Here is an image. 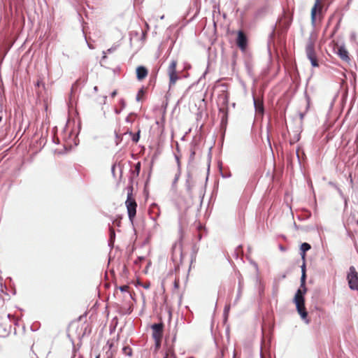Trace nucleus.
<instances>
[{
  "mask_svg": "<svg viewBox=\"0 0 358 358\" xmlns=\"http://www.w3.org/2000/svg\"><path fill=\"white\" fill-rule=\"evenodd\" d=\"M307 292L306 287V282L304 285H302V281L301 280V288L299 289L294 296V302L296 304V310L298 313L300 315L302 320H305L306 323H309L308 319V312L305 307V299L304 295Z\"/></svg>",
  "mask_w": 358,
  "mask_h": 358,
  "instance_id": "f257e3e1",
  "label": "nucleus"
},
{
  "mask_svg": "<svg viewBox=\"0 0 358 358\" xmlns=\"http://www.w3.org/2000/svg\"><path fill=\"white\" fill-rule=\"evenodd\" d=\"M132 192L133 187L129 186L128 188L127 198L125 201V205L127 207L129 219L131 222H133L136 217L137 208V203L132 196Z\"/></svg>",
  "mask_w": 358,
  "mask_h": 358,
  "instance_id": "f03ea898",
  "label": "nucleus"
},
{
  "mask_svg": "<svg viewBox=\"0 0 358 358\" xmlns=\"http://www.w3.org/2000/svg\"><path fill=\"white\" fill-rule=\"evenodd\" d=\"M152 338L155 342V348L158 350L161 346L163 337L164 324L162 323L154 324L152 325Z\"/></svg>",
  "mask_w": 358,
  "mask_h": 358,
  "instance_id": "7ed1b4c3",
  "label": "nucleus"
},
{
  "mask_svg": "<svg viewBox=\"0 0 358 358\" xmlns=\"http://www.w3.org/2000/svg\"><path fill=\"white\" fill-rule=\"evenodd\" d=\"M346 278L350 289L358 291V273L355 266L350 267Z\"/></svg>",
  "mask_w": 358,
  "mask_h": 358,
  "instance_id": "20e7f679",
  "label": "nucleus"
},
{
  "mask_svg": "<svg viewBox=\"0 0 358 358\" xmlns=\"http://www.w3.org/2000/svg\"><path fill=\"white\" fill-rule=\"evenodd\" d=\"M320 46H308L306 48L307 57L314 67H318V57L320 52Z\"/></svg>",
  "mask_w": 358,
  "mask_h": 358,
  "instance_id": "39448f33",
  "label": "nucleus"
},
{
  "mask_svg": "<svg viewBox=\"0 0 358 358\" xmlns=\"http://www.w3.org/2000/svg\"><path fill=\"white\" fill-rule=\"evenodd\" d=\"M177 64L176 60H172L167 69V73L169 77V88L175 85L177 80L180 78L176 71Z\"/></svg>",
  "mask_w": 358,
  "mask_h": 358,
  "instance_id": "423d86ee",
  "label": "nucleus"
},
{
  "mask_svg": "<svg viewBox=\"0 0 358 358\" xmlns=\"http://www.w3.org/2000/svg\"><path fill=\"white\" fill-rule=\"evenodd\" d=\"M10 317L11 315L10 313L6 312L0 313V326L1 324L4 325L2 330H0V337H6L8 335L11 326L10 324H8L7 322Z\"/></svg>",
  "mask_w": 358,
  "mask_h": 358,
  "instance_id": "0eeeda50",
  "label": "nucleus"
},
{
  "mask_svg": "<svg viewBox=\"0 0 358 358\" xmlns=\"http://www.w3.org/2000/svg\"><path fill=\"white\" fill-rule=\"evenodd\" d=\"M334 51L338 55V57L344 62H349L350 58L349 57L348 51L345 49V46H333Z\"/></svg>",
  "mask_w": 358,
  "mask_h": 358,
  "instance_id": "6e6552de",
  "label": "nucleus"
},
{
  "mask_svg": "<svg viewBox=\"0 0 358 358\" xmlns=\"http://www.w3.org/2000/svg\"><path fill=\"white\" fill-rule=\"evenodd\" d=\"M315 4L311 9V21L315 23L316 21L317 13H320L322 9V0H315Z\"/></svg>",
  "mask_w": 358,
  "mask_h": 358,
  "instance_id": "1a4fd4ad",
  "label": "nucleus"
},
{
  "mask_svg": "<svg viewBox=\"0 0 358 358\" xmlns=\"http://www.w3.org/2000/svg\"><path fill=\"white\" fill-rule=\"evenodd\" d=\"M235 34L236 45H247L248 36L246 33L242 30H238Z\"/></svg>",
  "mask_w": 358,
  "mask_h": 358,
  "instance_id": "9d476101",
  "label": "nucleus"
},
{
  "mask_svg": "<svg viewBox=\"0 0 358 358\" xmlns=\"http://www.w3.org/2000/svg\"><path fill=\"white\" fill-rule=\"evenodd\" d=\"M80 320L72 322L69 326L68 331L69 333L72 332L73 330H75L76 334H77L78 336H83L84 333H82L81 331H78L79 326H80Z\"/></svg>",
  "mask_w": 358,
  "mask_h": 358,
  "instance_id": "9b49d317",
  "label": "nucleus"
},
{
  "mask_svg": "<svg viewBox=\"0 0 358 358\" xmlns=\"http://www.w3.org/2000/svg\"><path fill=\"white\" fill-rule=\"evenodd\" d=\"M254 104L256 112L259 114L263 115L264 111L263 100L260 98L254 97Z\"/></svg>",
  "mask_w": 358,
  "mask_h": 358,
  "instance_id": "f8f14e48",
  "label": "nucleus"
},
{
  "mask_svg": "<svg viewBox=\"0 0 358 358\" xmlns=\"http://www.w3.org/2000/svg\"><path fill=\"white\" fill-rule=\"evenodd\" d=\"M148 74V69L142 66H138L136 69V77L138 80L145 79Z\"/></svg>",
  "mask_w": 358,
  "mask_h": 358,
  "instance_id": "ddd939ff",
  "label": "nucleus"
},
{
  "mask_svg": "<svg viewBox=\"0 0 358 358\" xmlns=\"http://www.w3.org/2000/svg\"><path fill=\"white\" fill-rule=\"evenodd\" d=\"M310 245L307 243H303L301 245V257L303 260L305 259L306 257V252L309 250L310 249Z\"/></svg>",
  "mask_w": 358,
  "mask_h": 358,
  "instance_id": "4468645a",
  "label": "nucleus"
},
{
  "mask_svg": "<svg viewBox=\"0 0 358 358\" xmlns=\"http://www.w3.org/2000/svg\"><path fill=\"white\" fill-rule=\"evenodd\" d=\"M140 133H141V130L138 129V131L136 134H134L132 131H129L127 132H126L125 134H129L131 136L132 141L135 143H136L139 141Z\"/></svg>",
  "mask_w": 358,
  "mask_h": 358,
  "instance_id": "2eb2a0df",
  "label": "nucleus"
},
{
  "mask_svg": "<svg viewBox=\"0 0 358 358\" xmlns=\"http://www.w3.org/2000/svg\"><path fill=\"white\" fill-rule=\"evenodd\" d=\"M301 273H301V280L302 281V285H304V282L306 279L305 259L303 260V263L301 266Z\"/></svg>",
  "mask_w": 358,
  "mask_h": 358,
  "instance_id": "dca6fc26",
  "label": "nucleus"
},
{
  "mask_svg": "<svg viewBox=\"0 0 358 358\" xmlns=\"http://www.w3.org/2000/svg\"><path fill=\"white\" fill-rule=\"evenodd\" d=\"M141 164L140 162L135 164L134 170L132 171L133 176H135L136 177L138 176L141 171Z\"/></svg>",
  "mask_w": 358,
  "mask_h": 358,
  "instance_id": "f3484780",
  "label": "nucleus"
},
{
  "mask_svg": "<svg viewBox=\"0 0 358 358\" xmlns=\"http://www.w3.org/2000/svg\"><path fill=\"white\" fill-rule=\"evenodd\" d=\"M119 103L120 106V108L118 109L116 108L115 109L116 113H120V111L125 107V105H126V103L124 99H120Z\"/></svg>",
  "mask_w": 358,
  "mask_h": 358,
  "instance_id": "a211bd4d",
  "label": "nucleus"
},
{
  "mask_svg": "<svg viewBox=\"0 0 358 358\" xmlns=\"http://www.w3.org/2000/svg\"><path fill=\"white\" fill-rule=\"evenodd\" d=\"M123 353L126 355L131 356L132 355V349L129 346H125L122 348Z\"/></svg>",
  "mask_w": 358,
  "mask_h": 358,
  "instance_id": "6ab92c4d",
  "label": "nucleus"
},
{
  "mask_svg": "<svg viewBox=\"0 0 358 358\" xmlns=\"http://www.w3.org/2000/svg\"><path fill=\"white\" fill-rule=\"evenodd\" d=\"M121 219L122 217L120 216H118L113 221V224L116 227H120L121 224Z\"/></svg>",
  "mask_w": 358,
  "mask_h": 358,
  "instance_id": "aec40b11",
  "label": "nucleus"
},
{
  "mask_svg": "<svg viewBox=\"0 0 358 358\" xmlns=\"http://www.w3.org/2000/svg\"><path fill=\"white\" fill-rule=\"evenodd\" d=\"M135 119V116L133 115V114H129L127 118H126V120L127 122H132Z\"/></svg>",
  "mask_w": 358,
  "mask_h": 358,
  "instance_id": "412c9836",
  "label": "nucleus"
},
{
  "mask_svg": "<svg viewBox=\"0 0 358 358\" xmlns=\"http://www.w3.org/2000/svg\"><path fill=\"white\" fill-rule=\"evenodd\" d=\"M129 289V287L128 285H123L120 287V289L122 292H128Z\"/></svg>",
  "mask_w": 358,
  "mask_h": 358,
  "instance_id": "4be33fe9",
  "label": "nucleus"
},
{
  "mask_svg": "<svg viewBox=\"0 0 358 358\" xmlns=\"http://www.w3.org/2000/svg\"><path fill=\"white\" fill-rule=\"evenodd\" d=\"M110 237L111 238L115 236V231H114V229H113V228L112 227H110Z\"/></svg>",
  "mask_w": 358,
  "mask_h": 358,
  "instance_id": "5701e85b",
  "label": "nucleus"
},
{
  "mask_svg": "<svg viewBox=\"0 0 358 358\" xmlns=\"http://www.w3.org/2000/svg\"><path fill=\"white\" fill-rule=\"evenodd\" d=\"M116 138H117L116 145H118L120 143V141H122V138H120L117 134H116Z\"/></svg>",
  "mask_w": 358,
  "mask_h": 358,
  "instance_id": "b1692460",
  "label": "nucleus"
},
{
  "mask_svg": "<svg viewBox=\"0 0 358 358\" xmlns=\"http://www.w3.org/2000/svg\"><path fill=\"white\" fill-rule=\"evenodd\" d=\"M172 353V350H169L164 355V357L163 358H169V354Z\"/></svg>",
  "mask_w": 358,
  "mask_h": 358,
  "instance_id": "393cba45",
  "label": "nucleus"
},
{
  "mask_svg": "<svg viewBox=\"0 0 358 358\" xmlns=\"http://www.w3.org/2000/svg\"><path fill=\"white\" fill-rule=\"evenodd\" d=\"M117 94V90H114L112 93H111V96L113 98L116 96Z\"/></svg>",
  "mask_w": 358,
  "mask_h": 358,
  "instance_id": "a878e982",
  "label": "nucleus"
},
{
  "mask_svg": "<svg viewBox=\"0 0 358 358\" xmlns=\"http://www.w3.org/2000/svg\"><path fill=\"white\" fill-rule=\"evenodd\" d=\"M179 176H180V173L176 174V178H175V182H177V180L179 178Z\"/></svg>",
  "mask_w": 358,
  "mask_h": 358,
  "instance_id": "bb28decb",
  "label": "nucleus"
},
{
  "mask_svg": "<svg viewBox=\"0 0 358 358\" xmlns=\"http://www.w3.org/2000/svg\"><path fill=\"white\" fill-rule=\"evenodd\" d=\"M240 47H241V48L242 49L243 51H245V48L247 46L242 45V46H240Z\"/></svg>",
  "mask_w": 358,
  "mask_h": 358,
  "instance_id": "cd10ccee",
  "label": "nucleus"
},
{
  "mask_svg": "<svg viewBox=\"0 0 358 358\" xmlns=\"http://www.w3.org/2000/svg\"><path fill=\"white\" fill-rule=\"evenodd\" d=\"M143 287H144L145 289H148V288H149V287H150V285H149V284H148V285H145Z\"/></svg>",
  "mask_w": 358,
  "mask_h": 358,
  "instance_id": "c85d7f7f",
  "label": "nucleus"
},
{
  "mask_svg": "<svg viewBox=\"0 0 358 358\" xmlns=\"http://www.w3.org/2000/svg\"><path fill=\"white\" fill-rule=\"evenodd\" d=\"M96 358H99V355H98Z\"/></svg>",
  "mask_w": 358,
  "mask_h": 358,
  "instance_id": "c756f323",
  "label": "nucleus"
},
{
  "mask_svg": "<svg viewBox=\"0 0 358 358\" xmlns=\"http://www.w3.org/2000/svg\"><path fill=\"white\" fill-rule=\"evenodd\" d=\"M190 358H194V357H190Z\"/></svg>",
  "mask_w": 358,
  "mask_h": 358,
  "instance_id": "7c9ffc66",
  "label": "nucleus"
}]
</instances>
